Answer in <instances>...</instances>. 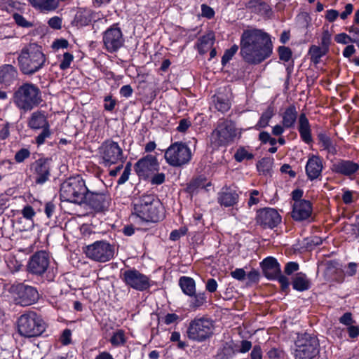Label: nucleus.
Instances as JSON below:
<instances>
[{
  "instance_id": "4468645a",
  "label": "nucleus",
  "mask_w": 359,
  "mask_h": 359,
  "mask_svg": "<svg viewBox=\"0 0 359 359\" xmlns=\"http://www.w3.org/2000/svg\"><path fill=\"white\" fill-rule=\"evenodd\" d=\"M84 252L92 260L106 262L114 257V247L107 241H99L86 246Z\"/></svg>"
},
{
  "instance_id": "ddd939ff",
  "label": "nucleus",
  "mask_w": 359,
  "mask_h": 359,
  "mask_svg": "<svg viewBox=\"0 0 359 359\" xmlns=\"http://www.w3.org/2000/svg\"><path fill=\"white\" fill-rule=\"evenodd\" d=\"M10 292L15 303L22 306L32 305L39 298V294L35 287L23 283L13 285L10 288Z\"/></svg>"
},
{
  "instance_id": "f3484780",
  "label": "nucleus",
  "mask_w": 359,
  "mask_h": 359,
  "mask_svg": "<svg viewBox=\"0 0 359 359\" xmlns=\"http://www.w3.org/2000/svg\"><path fill=\"white\" fill-rule=\"evenodd\" d=\"M102 40L105 48L110 53L117 51L124 43L121 29L115 27H111L104 32Z\"/></svg>"
},
{
  "instance_id": "4be33fe9",
  "label": "nucleus",
  "mask_w": 359,
  "mask_h": 359,
  "mask_svg": "<svg viewBox=\"0 0 359 359\" xmlns=\"http://www.w3.org/2000/svg\"><path fill=\"white\" fill-rule=\"evenodd\" d=\"M312 205L309 201L294 202L291 216L295 221H303L311 215Z\"/></svg>"
},
{
  "instance_id": "c9c22d12",
  "label": "nucleus",
  "mask_w": 359,
  "mask_h": 359,
  "mask_svg": "<svg viewBox=\"0 0 359 359\" xmlns=\"http://www.w3.org/2000/svg\"><path fill=\"white\" fill-rule=\"evenodd\" d=\"M327 53V50L315 45L311 46L309 50V53L311 56V60L315 65L319 63L320 58Z\"/></svg>"
},
{
  "instance_id": "f704fd0d",
  "label": "nucleus",
  "mask_w": 359,
  "mask_h": 359,
  "mask_svg": "<svg viewBox=\"0 0 359 359\" xmlns=\"http://www.w3.org/2000/svg\"><path fill=\"white\" fill-rule=\"evenodd\" d=\"M16 77L15 69H0V83L8 86Z\"/></svg>"
},
{
  "instance_id": "c85d7f7f",
  "label": "nucleus",
  "mask_w": 359,
  "mask_h": 359,
  "mask_svg": "<svg viewBox=\"0 0 359 359\" xmlns=\"http://www.w3.org/2000/svg\"><path fill=\"white\" fill-rule=\"evenodd\" d=\"M28 126L33 130H39L49 126V123L45 114L37 111L32 114L28 120Z\"/></svg>"
},
{
  "instance_id": "6ab92c4d",
  "label": "nucleus",
  "mask_w": 359,
  "mask_h": 359,
  "mask_svg": "<svg viewBox=\"0 0 359 359\" xmlns=\"http://www.w3.org/2000/svg\"><path fill=\"white\" fill-rule=\"evenodd\" d=\"M49 264L50 258L48 253L45 251H39L30 257L27 269L30 273L41 276L46 271Z\"/></svg>"
},
{
  "instance_id": "f257e3e1",
  "label": "nucleus",
  "mask_w": 359,
  "mask_h": 359,
  "mask_svg": "<svg viewBox=\"0 0 359 359\" xmlns=\"http://www.w3.org/2000/svg\"><path fill=\"white\" fill-rule=\"evenodd\" d=\"M272 53L271 42L267 34L258 30L245 31L241 39V54L250 65H257Z\"/></svg>"
},
{
  "instance_id": "473e14b6",
  "label": "nucleus",
  "mask_w": 359,
  "mask_h": 359,
  "mask_svg": "<svg viewBox=\"0 0 359 359\" xmlns=\"http://www.w3.org/2000/svg\"><path fill=\"white\" fill-rule=\"evenodd\" d=\"M179 285L186 295L193 297L195 294L196 283L192 278L182 276L179 279Z\"/></svg>"
},
{
  "instance_id": "58836bf2",
  "label": "nucleus",
  "mask_w": 359,
  "mask_h": 359,
  "mask_svg": "<svg viewBox=\"0 0 359 359\" xmlns=\"http://www.w3.org/2000/svg\"><path fill=\"white\" fill-rule=\"evenodd\" d=\"M318 139L321 147H323L324 149L327 150L330 152L335 149L330 137L325 133H320L318 135Z\"/></svg>"
},
{
  "instance_id": "39448f33",
  "label": "nucleus",
  "mask_w": 359,
  "mask_h": 359,
  "mask_svg": "<svg viewBox=\"0 0 359 359\" xmlns=\"http://www.w3.org/2000/svg\"><path fill=\"white\" fill-rule=\"evenodd\" d=\"M88 185L80 177H72L66 180L60 187V197L62 201L81 204L84 200Z\"/></svg>"
},
{
  "instance_id": "a211bd4d",
  "label": "nucleus",
  "mask_w": 359,
  "mask_h": 359,
  "mask_svg": "<svg viewBox=\"0 0 359 359\" xmlns=\"http://www.w3.org/2000/svg\"><path fill=\"white\" fill-rule=\"evenodd\" d=\"M256 221L264 229H273L281 222V217L273 208H265L257 212Z\"/></svg>"
},
{
  "instance_id": "7c9ffc66",
  "label": "nucleus",
  "mask_w": 359,
  "mask_h": 359,
  "mask_svg": "<svg viewBox=\"0 0 359 359\" xmlns=\"http://www.w3.org/2000/svg\"><path fill=\"white\" fill-rule=\"evenodd\" d=\"M292 285L294 290L302 292L310 288L311 282L306 274L300 272L295 274Z\"/></svg>"
},
{
  "instance_id": "e433bc0d",
  "label": "nucleus",
  "mask_w": 359,
  "mask_h": 359,
  "mask_svg": "<svg viewBox=\"0 0 359 359\" xmlns=\"http://www.w3.org/2000/svg\"><path fill=\"white\" fill-rule=\"evenodd\" d=\"M192 297L194 298L191 301L189 306L194 310H196L201 307L207 302V297L205 292L198 293H196V292H195V294L193 295Z\"/></svg>"
},
{
  "instance_id": "5701e85b",
  "label": "nucleus",
  "mask_w": 359,
  "mask_h": 359,
  "mask_svg": "<svg viewBox=\"0 0 359 359\" xmlns=\"http://www.w3.org/2000/svg\"><path fill=\"white\" fill-rule=\"evenodd\" d=\"M306 173L309 180L313 181L318 178L323 169V159L316 155H311L306 165Z\"/></svg>"
},
{
  "instance_id": "8fccbe9b",
  "label": "nucleus",
  "mask_w": 359,
  "mask_h": 359,
  "mask_svg": "<svg viewBox=\"0 0 359 359\" xmlns=\"http://www.w3.org/2000/svg\"><path fill=\"white\" fill-rule=\"evenodd\" d=\"M51 133L49 129V126L42 128L41 133L36 137V142L38 145H41L44 143L46 139L49 137Z\"/></svg>"
},
{
  "instance_id": "7ed1b4c3",
  "label": "nucleus",
  "mask_w": 359,
  "mask_h": 359,
  "mask_svg": "<svg viewBox=\"0 0 359 359\" xmlns=\"http://www.w3.org/2000/svg\"><path fill=\"white\" fill-rule=\"evenodd\" d=\"M111 196L102 180L95 178L88 183V191L83 203L97 212L108 210Z\"/></svg>"
},
{
  "instance_id": "a19ab883",
  "label": "nucleus",
  "mask_w": 359,
  "mask_h": 359,
  "mask_svg": "<svg viewBox=\"0 0 359 359\" xmlns=\"http://www.w3.org/2000/svg\"><path fill=\"white\" fill-rule=\"evenodd\" d=\"M238 50V46L236 44L233 45L230 48L226 49L222 57L221 63L223 66H226L227 63L233 58Z\"/></svg>"
},
{
  "instance_id": "bf43d9fd",
  "label": "nucleus",
  "mask_w": 359,
  "mask_h": 359,
  "mask_svg": "<svg viewBox=\"0 0 359 359\" xmlns=\"http://www.w3.org/2000/svg\"><path fill=\"white\" fill-rule=\"evenodd\" d=\"M48 24L53 29H60L62 27V19L58 16L53 17L49 19Z\"/></svg>"
},
{
  "instance_id": "72a5a7b5",
  "label": "nucleus",
  "mask_w": 359,
  "mask_h": 359,
  "mask_svg": "<svg viewBox=\"0 0 359 359\" xmlns=\"http://www.w3.org/2000/svg\"><path fill=\"white\" fill-rule=\"evenodd\" d=\"M275 114V107L271 104L268 106L267 109L262 113L259 121L255 126V128L259 130L260 128H266Z\"/></svg>"
},
{
  "instance_id": "9d476101",
  "label": "nucleus",
  "mask_w": 359,
  "mask_h": 359,
  "mask_svg": "<svg viewBox=\"0 0 359 359\" xmlns=\"http://www.w3.org/2000/svg\"><path fill=\"white\" fill-rule=\"evenodd\" d=\"M164 157L170 165L182 167L191 161V152L185 143L177 142L165 150Z\"/></svg>"
},
{
  "instance_id": "dca6fc26",
  "label": "nucleus",
  "mask_w": 359,
  "mask_h": 359,
  "mask_svg": "<svg viewBox=\"0 0 359 359\" xmlns=\"http://www.w3.org/2000/svg\"><path fill=\"white\" fill-rule=\"evenodd\" d=\"M123 275L125 283L136 290L144 291L150 287L149 278L136 269L126 270Z\"/></svg>"
},
{
  "instance_id": "052dcab7",
  "label": "nucleus",
  "mask_w": 359,
  "mask_h": 359,
  "mask_svg": "<svg viewBox=\"0 0 359 359\" xmlns=\"http://www.w3.org/2000/svg\"><path fill=\"white\" fill-rule=\"evenodd\" d=\"M187 233V229L181 228L180 229L173 230L170 234L171 241H177L181 236H184Z\"/></svg>"
},
{
  "instance_id": "aec40b11",
  "label": "nucleus",
  "mask_w": 359,
  "mask_h": 359,
  "mask_svg": "<svg viewBox=\"0 0 359 359\" xmlns=\"http://www.w3.org/2000/svg\"><path fill=\"white\" fill-rule=\"evenodd\" d=\"M31 170L36 184H43L50 176V161L48 158H39L31 165Z\"/></svg>"
},
{
  "instance_id": "774afa93",
  "label": "nucleus",
  "mask_w": 359,
  "mask_h": 359,
  "mask_svg": "<svg viewBox=\"0 0 359 359\" xmlns=\"http://www.w3.org/2000/svg\"><path fill=\"white\" fill-rule=\"evenodd\" d=\"M348 32L351 34V41L353 43L359 42V29L354 26H351L348 28Z\"/></svg>"
},
{
  "instance_id": "0eeeda50",
  "label": "nucleus",
  "mask_w": 359,
  "mask_h": 359,
  "mask_svg": "<svg viewBox=\"0 0 359 359\" xmlns=\"http://www.w3.org/2000/svg\"><path fill=\"white\" fill-rule=\"evenodd\" d=\"M18 330L22 336L35 337L44 332L45 323L35 312L29 311L21 315L18 318Z\"/></svg>"
},
{
  "instance_id": "37998d69",
  "label": "nucleus",
  "mask_w": 359,
  "mask_h": 359,
  "mask_svg": "<svg viewBox=\"0 0 359 359\" xmlns=\"http://www.w3.org/2000/svg\"><path fill=\"white\" fill-rule=\"evenodd\" d=\"M272 162L269 158H263L257 164V168L259 172L263 174H266L269 172L271 168Z\"/></svg>"
},
{
  "instance_id": "20e7f679",
  "label": "nucleus",
  "mask_w": 359,
  "mask_h": 359,
  "mask_svg": "<svg viewBox=\"0 0 359 359\" xmlns=\"http://www.w3.org/2000/svg\"><path fill=\"white\" fill-rule=\"evenodd\" d=\"M42 101L39 88L32 83H26L20 86L14 93L13 102L21 110L31 111Z\"/></svg>"
},
{
  "instance_id": "79ce46f5",
  "label": "nucleus",
  "mask_w": 359,
  "mask_h": 359,
  "mask_svg": "<svg viewBox=\"0 0 359 359\" xmlns=\"http://www.w3.org/2000/svg\"><path fill=\"white\" fill-rule=\"evenodd\" d=\"M253 158L254 155L249 153L244 147H239L234 154V158L238 162H242L245 159L250 160Z\"/></svg>"
},
{
  "instance_id": "0e129e2a",
  "label": "nucleus",
  "mask_w": 359,
  "mask_h": 359,
  "mask_svg": "<svg viewBox=\"0 0 359 359\" xmlns=\"http://www.w3.org/2000/svg\"><path fill=\"white\" fill-rule=\"evenodd\" d=\"M217 286V283L214 278H209L205 283L206 290L211 293L216 292Z\"/></svg>"
},
{
  "instance_id": "de8ad7c7",
  "label": "nucleus",
  "mask_w": 359,
  "mask_h": 359,
  "mask_svg": "<svg viewBox=\"0 0 359 359\" xmlns=\"http://www.w3.org/2000/svg\"><path fill=\"white\" fill-rule=\"evenodd\" d=\"M278 55L280 60L288 62L291 59L292 51L288 47L280 46L278 48Z\"/></svg>"
},
{
  "instance_id": "6e6552de",
  "label": "nucleus",
  "mask_w": 359,
  "mask_h": 359,
  "mask_svg": "<svg viewBox=\"0 0 359 359\" xmlns=\"http://www.w3.org/2000/svg\"><path fill=\"white\" fill-rule=\"evenodd\" d=\"M214 330L213 321L205 317L195 318L191 320L187 330V337L195 341L202 342L210 338Z\"/></svg>"
},
{
  "instance_id": "3c124183",
  "label": "nucleus",
  "mask_w": 359,
  "mask_h": 359,
  "mask_svg": "<svg viewBox=\"0 0 359 359\" xmlns=\"http://www.w3.org/2000/svg\"><path fill=\"white\" fill-rule=\"evenodd\" d=\"M13 19L18 25L22 27H31L33 25L32 23L28 22L22 15L18 13L13 15Z\"/></svg>"
},
{
  "instance_id": "cd10ccee",
  "label": "nucleus",
  "mask_w": 359,
  "mask_h": 359,
  "mask_svg": "<svg viewBox=\"0 0 359 359\" xmlns=\"http://www.w3.org/2000/svg\"><path fill=\"white\" fill-rule=\"evenodd\" d=\"M215 40V34L212 32H209L201 36L196 44L198 53L203 55L210 50L212 48Z\"/></svg>"
},
{
  "instance_id": "864d4df0",
  "label": "nucleus",
  "mask_w": 359,
  "mask_h": 359,
  "mask_svg": "<svg viewBox=\"0 0 359 359\" xmlns=\"http://www.w3.org/2000/svg\"><path fill=\"white\" fill-rule=\"evenodd\" d=\"M76 19L77 22L81 26L88 25L91 22L89 15H87L86 13H79L76 15Z\"/></svg>"
},
{
  "instance_id": "f03ea898",
  "label": "nucleus",
  "mask_w": 359,
  "mask_h": 359,
  "mask_svg": "<svg viewBox=\"0 0 359 359\" xmlns=\"http://www.w3.org/2000/svg\"><path fill=\"white\" fill-rule=\"evenodd\" d=\"M133 214L145 222H158L164 217V209L154 195H143L133 202Z\"/></svg>"
},
{
  "instance_id": "f8f14e48",
  "label": "nucleus",
  "mask_w": 359,
  "mask_h": 359,
  "mask_svg": "<svg viewBox=\"0 0 359 359\" xmlns=\"http://www.w3.org/2000/svg\"><path fill=\"white\" fill-rule=\"evenodd\" d=\"M18 60L21 67H41L46 61L41 47L36 43H30L24 48Z\"/></svg>"
},
{
  "instance_id": "4d7b16f0",
  "label": "nucleus",
  "mask_w": 359,
  "mask_h": 359,
  "mask_svg": "<svg viewBox=\"0 0 359 359\" xmlns=\"http://www.w3.org/2000/svg\"><path fill=\"white\" fill-rule=\"evenodd\" d=\"M334 40L337 43L341 44H347L352 42L351 37L345 33L337 34L334 37Z\"/></svg>"
},
{
  "instance_id": "603ef678",
  "label": "nucleus",
  "mask_w": 359,
  "mask_h": 359,
  "mask_svg": "<svg viewBox=\"0 0 359 359\" xmlns=\"http://www.w3.org/2000/svg\"><path fill=\"white\" fill-rule=\"evenodd\" d=\"M10 126L8 122H4L0 124V140H4L9 136Z\"/></svg>"
},
{
  "instance_id": "13d9d810",
  "label": "nucleus",
  "mask_w": 359,
  "mask_h": 359,
  "mask_svg": "<svg viewBox=\"0 0 359 359\" xmlns=\"http://www.w3.org/2000/svg\"><path fill=\"white\" fill-rule=\"evenodd\" d=\"M72 332L69 329H65L60 337V341L62 345L67 346L71 343Z\"/></svg>"
},
{
  "instance_id": "09e8293b",
  "label": "nucleus",
  "mask_w": 359,
  "mask_h": 359,
  "mask_svg": "<svg viewBox=\"0 0 359 359\" xmlns=\"http://www.w3.org/2000/svg\"><path fill=\"white\" fill-rule=\"evenodd\" d=\"M30 156V151L29 149L22 148L16 152L15 155V161L17 163H22L25 159L28 158Z\"/></svg>"
},
{
  "instance_id": "e2e57ef3",
  "label": "nucleus",
  "mask_w": 359,
  "mask_h": 359,
  "mask_svg": "<svg viewBox=\"0 0 359 359\" xmlns=\"http://www.w3.org/2000/svg\"><path fill=\"white\" fill-rule=\"evenodd\" d=\"M283 351L277 348H272L267 352V355L269 359L280 358L283 356Z\"/></svg>"
},
{
  "instance_id": "423d86ee",
  "label": "nucleus",
  "mask_w": 359,
  "mask_h": 359,
  "mask_svg": "<svg viewBox=\"0 0 359 359\" xmlns=\"http://www.w3.org/2000/svg\"><path fill=\"white\" fill-rule=\"evenodd\" d=\"M237 135V129L233 121L219 119L210 135V143L214 147L232 143Z\"/></svg>"
},
{
  "instance_id": "1a4fd4ad",
  "label": "nucleus",
  "mask_w": 359,
  "mask_h": 359,
  "mask_svg": "<svg viewBox=\"0 0 359 359\" xmlns=\"http://www.w3.org/2000/svg\"><path fill=\"white\" fill-rule=\"evenodd\" d=\"M319 343L316 337L308 333L300 334L295 341L294 356L295 359H312L319 352Z\"/></svg>"
},
{
  "instance_id": "a18cd8bd",
  "label": "nucleus",
  "mask_w": 359,
  "mask_h": 359,
  "mask_svg": "<svg viewBox=\"0 0 359 359\" xmlns=\"http://www.w3.org/2000/svg\"><path fill=\"white\" fill-rule=\"evenodd\" d=\"M331 39L332 34L330 33L329 30L327 29H324L321 38V46L320 47L328 52Z\"/></svg>"
},
{
  "instance_id": "c03bdc74",
  "label": "nucleus",
  "mask_w": 359,
  "mask_h": 359,
  "mask_svg": "<svg viewBox=\"0 0 359 359\" xmlns=\"http://www.w3.org/2000/svg\"><path fill=\"white\" fill-rule=\"evenodd\" d=\"M233 354L234 351L233 347L226 343L218 353V356L220 359H229L233 357Z\"/></svg>"
},
{
  "instance_id": "69168bd1",
  "label": "nucleus",
  "mask_w": 359,
  "mask_h": 359,
  "mask_svg": "<svg viewBox=\"0 0 359 359\" xmlns=\"http://www.w3.org/2000/svg\"><path fill=\"white\" fill-rule=\"evenodd\" d=\"M23 217L27 219H32L35 215L34 208L31 205H26L22 210Z\"/></svg>"
},
{
  "instance_id": "49530a36",
  "label": "nucleus",
  "mask_w": 359,
  "mask_h": 359,
  "mask_svg": "<svg viewBox=\"0 0 359 359\" xmlns=\"http://www.w3.org/2000/svg\"><path fill=\"white\" fill-rule=\"evenodd\" d=\"M205 186V179L198 177V178L194 179L190 182V183L189 184V186H188V189L191 191L193 192L198 189L204 188Z\"/></svg>"
},
{
  "instance_id": "6e6d98bb",
  "label": "nucleus",
  "mask_w": 359,
  "mask_h": 359,
  "mask_svg": "<svg viewBox=\"0 0 359 359\" xmlns=\"http://www.w3.org/2000/svg\"><path fill=\"white\" fill-rule=\"evenodd\" d=\"M165 180V174L163 172H161V173L154 174L151 177L150 182L153 185H154V184L160 185V184H162L163 183H164Z\"/></svg>"
},
{
  "instance_id": "338daca9",
  "label": "nucleus",
  "mask_w": 359,
  "mask_h": 359,
  "mask_svg": "<svg viewBox=\"0 0 359 359\" xmlns=\"http://www.w3.org/2000/svg\"><path fill=\"white\" fill-rule=\"evenodd\" d=\"M251 359H262V351L259 345L254 346L251 353Z\"/></svg>"
},
{
  "instance_id": "bb28decb",
  "label": "nucleus",
  "mask_w": 359,
  "mask_h": 359,
  "mask_svg": "<svg viewBox=\"0 0 359 359\" xmlns=\"http://www.w3.org/2000/svg\"><path fill=\"white\" fill-rule=\"evenodd\" d=\"M324 277L327 280H334L337 282L342 280V271L338 268L336 262L327 261L324 264Z\"/></svg>"
},
{
  "instance_id": "2eb2a0df",
  "label": "nucleus",
  "mask_w": 359,
  "mask_h": 359,
  "mask_svg": "<svg viewBox=\"0 0 359 359\" xmlns=\"http://www.w3.org/2000/svg\"><path fill=\"white\" fill-rule=\"evenodd\" d=\"M261 266L264 276L268 279L277 278L280 284L281 290L285 293L288 292L289 279L285 276L281 275L280 264L275 258L269 257L264 259L261 263Z\"/></svg>"
},
{
  "instance_id": "412c9836",
  "label": "nucleus",
  "mask_w": 359,
  "mask_h": 359,
  "mask_svg": "<svg viewBox=\"0 0 359 359\" xmlns=\"http://www.w3.org/2000/svg\"><path fill=\"white\" fill-rule=\"evenodd\" d=\"M135 170L140 177H148L159 170L157 158L153 155H147L140 159L135 165Z\"/></svg>"
},
{
  "instance_id": "680f3d73",
  "label": "nucleus",
  "mask_w": 359,
  "mask_h": 359,
  "mask_svg": "<svg viewBox=\"0 0 359 359\" xmlns=\"http://www.w3.org/2000/svg\"><path fill=\"white\" fill-rule=\"evenodd\" d=\"M231 276L238 280H244L246 276V273L243 269H236L231 272Z\"/></svg>"
},
{
  "instance_id": "a878e982",
  "label": "nucleus",
  "mask_w": 359,
  "mask_h": 359,
  "mask_svg": "<svg viewBox=\"0 0 359 359\" xmlns=\"http://www.w3.org/2000/svg\"><path fill=\"white\" fill-rule=\"evenodd\" d=\"M298 131L303 142L309 144L313 142L311 126L306 114L302 113L299 117Z\"/></svg>"
},
{
  "instance_id": "5fc2aeb1",
  "label": "nucleus",
  "mask_w": 359,
  "mask_h": 359,
  "mask_svg": "<svg viewBox=\"0 0 359 359\" xmlns=\"http://www.w3.org/2000/svg\"><path fill=\"white\" fill-rule=\"evenodd\" d=\"M130 167H131L130 163H127L122 175L118 180L117 182L118 184H124L128 180L129 175L130 174V170H131Z\"/></svg>"
},
{
  "instance_id": "9b49d317",
  "label": "nucleus",
  "mask_w": 359,
  "mask_h": 359,
  "mask_svg": "<svg viewBox=\"0 0 359 359\" xmlns=\"http://www.w3.org/2000/svg\"><path fill=\"white\" fill-rule=\"evenodd\" d=\"M100 163L109 167L124 161L123 151L119 144L111 140L104 141L98 148Z\"/></svg>"
},
{
  "instance_id": "2f4dec72",
  "label": "nucleus",
  "mask_w": 359,
  "mask_h": 359,
  "mask_svg": "<svg viewBox=\"0 0 359 359\" xmlns=\"http://www.w3.org/2000/svg\"><path fill=\"white\" fill-rule=\"evenodd\" d=\"M297 117V111L295 106L290 105L288 107L283 114L282 123L285 128H291L294 127Z\"/></svg>"
},
{
  "instance_id": "4c0bfd02",
  "label": "nucleus",
  "mask_w": 359,
  "mask_h": 359,
  "mask_svg": "<svg viewBox=\"0 0 359 359\" xmlns=\"http://www.w3.org/2000/svg\"><path fill=\"white\" fill-rule=\"evenodd\" d=\"M213 102L215 107L222 113L227 111L231 107L229 101L223 97L215 95L213 97Z\"/></svg>"
},
{
  "instance_id": "c756f323",
  "label": "nucleus",
  "mask_w": 359,
  "mask_h": 359,
  "mask_svg": "<svg viewBox=\"0 0 359 359\" xmlns=\"http://www.w3.org/2000/svg\"><path fill=\"white\" fill-rule=\"evenodd\" d=\"M31 5L43 12L55 10L58 6L57 0H28Z\"/></svg>"
},
{
  "instance_id": "393cba45",
  "label": "nucleus",
  "mask_w": 359,
  "mask_h": 359,
  "mask_svg": "<svg viewBox=\"0 0 359 359\" xmlns=\"http://www.w3.org/2000/svg\"><path fill=\"white\" fill-rule=\"evenodd\" d=\"M239 198V195L236 191L233 190L229 187L222 189V191L219 193L218 203L223 206L230 207L237 203Z\"/></svg>"
},
{
  "instance_id": "b1692460",
  "label": "nucleus",
  "mask_w": 359,
  "mask_h": 359,
  "mask_svg": "<svg viewBox=\"0 0 359 359\" xmlns=\"http://www.w3.org/2000/svg\"><path fill=\"white\" fill-rule=\"evenodd\" d=\"M332 171L345 176H351L359 170V164L352 161L339 160L332 165Z\"/></svg>"
},
{
  "instance_id": "ea45409f",
  "label": "nucleus",
  "mask_w": 359,
  "mask_h": 359,
  "mask_svg": "<svg viewBox=\"0 0 359 359\" xmlns=\"http://www.w3.org/2000/svg\"><path fill=\"white\" fill-rule=\"evenodd\" d=\"M126 341L124 331L118 330L114 333L111 337L110 342L113 346H118L123 345Z\"/></svg>"
}]
</instances>
